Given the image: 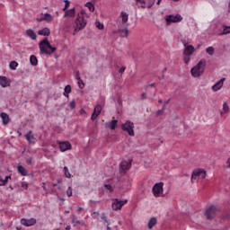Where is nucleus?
I'll return each mask as SVG.
<instances>
[{
  "instance_id": "f257e3e1",
  "label": "nucleus",
  "mask_w": 230,
  "mask_h": 230,
  "mask_svg": "<svg viewBox=\"0 0 230 230\" xmlns=\"http://www.w3.org/2000/svg\"><path fill=\"white\" fill-rule=\"evenodd\" d=\"M85 17H87L85 10H81L80 13L76 14L74 22L68 18L64 21V29L66 31H71V30H74L73 35H77L80 33V31H82V30H85V27L87 26V19H85Z\"/></svg>"
},
{
  "instance_id": "f03ea898",
  "label": "nucleus",
  "mask_w": 230,
  "mask_h": 230,
  "mask_svg": "<svg viewBox=\"0 0 230 230\" xmlns=\"http://www.w3.org/2000/svg\"><path fill=\"white\" fill-rule=\"evenodd\" d=\"M40 53L41 55H53L54 51H57V48L52 47L48 38L42 40L40 44Z\"/></svg>"
},
{
  "instance_id": "7ed1b4c3",
  "label": "nucleus",
  "mask_w": 230,
  "mask_h": 230,
  "mask_svg": "<svg viewBox=\"0 0 230 230\" xmlns=\"http://www.w3.org/2000/svg\"><path fill=\"white\" fill-rule=\"evenodd\" d=\"M206 69V61L201 59L195 66L190 69V75L193 78H199L204 75Z\"/></svg>"
},
{
  "instance_id": "20e7f679",
  "label": "nucleus",
  "mask_w": 230,
  "mask_h": 230,
  "mask_svg": "<svg viewBox=\"0 0 230 230\" xmlns=\"http://www.w3.org/2000/svg\"><path fill=\"white\" fill-rule=\"evenodd\" d=\"M207 175L206 170L201 168L195 169L191 173L190 181L191 182L199 181V179H206Z\"/></svg>"
},
{
  "instance_id": "39448f33",
  "label": "nucleus",
  "mask_w": 230,
  "mask_h": 230,
  "mask_svg": "<svg viewBox=\"0 0 230 230\" xmlns=\"http://www.w3.org/2000/svg\"><path fill=\"white\" fill-rule=\"evenodd\" d=\"M152 193L156 199L163 197L164 193V183L163 181L155 183L152 188Z\"/></svg>"
},
{
  "instance_id": "423d86ee",
  "label": "nucleus",
  "mask_w": 230,
  "mask_h": 230,
  "mask_svg": "<svg viewBox=\"0 0 230 230\" xmlns=\"http://www.w3.org/2000/svg\"><path fill=\"white\" fill-rule=\"evenodd\" d=\"M121 128L124 132H127L128 136L134 137V123L132 121L127 120L125 123H122Z\"/></svg>"
},
{
  "instance_id": "0eeeda50",
  "label": "nucleus",
  "mask_w": 230,
  "mask_h": 230,
  "mask_svg": "<svg viewBox=\"0 0 230 230\" xmlns=\"http://www.w3.org/2000/svg\"><path fill=\"white\" fill-rule=\"evenodd\" d=\"M127 202H128V199L121 200L119 199H112L111 208L113 211H119V209H121V208H123Z\"/></svg>"
},
{
  "instance_id": "6e6552de",
  "label": "nucleus",
  "mask_w": 230,
  "mask_h": 230,
  "mask_svg": "<svg viewBox=\"0 0 230 230\" xmlns=\"http://www.w3.org/2000/svg\"><path fill=\"white\" fill-rule=\"evenodd\" d=\"M167 26H170L172 22H181L182 21V16L181 14H170L165 17Z\"/></svg>"
},
{
  "instance_id": "1a4fd4ad",
  "label": "nucleus",
  "mask_w": 230,
  "mask_h": 230,
  "mask_svg": "<svg viewBox=\"0 0 230 230\" xmlns=\"http://www.w3.org/2000/svg\"><path fill=\"white\" fill-rule=\"evenodd\" d=\"M128 13L126 12L121 13V22H118V27L119 28H127L128 26Z\"/></svg>"
},
{
  "instance_id": "9d476101",
  "label": "nucleus",
  "mask_w": 230,
  "mask_h": 230,
  "mask_svg": "<svg viewBox=\"0 0 230 230\" xmlns=\"http://www.w3.org/2000/svg\"><path fill=\"white\" fill-rule=\"evenodd\" d=\"M217 207L215 205H212L207 209L205 215L208 219L215 218V217H217Z\"/></svg>"
},
{
  "instance_id": "9b49d317",
  "label": "nucleus",
  "mask_w": 230,
  "mask_h": 230,
  "mask_svg": "<svg viewBox=\"0 0 230 230\" xmlns=\"http://www.w3.org/2000/svg\"><path fill=\"white\" fill-rule=\"evenodd\" d=\"M22 226H24L25 227H31V226H35L37 224V219L31 217V218H22L21 219Z\"/></svg>"
},
{
  "instance_id": "f8f14e48",
  "label": "nucleus",
  "mask_w": 230,
  "mask_h": 230,
  "mask_svg": "<svg viewBox=\"0 0 230 230\" xmlns=\"http://www.w3.org/2000/svg\"><path fill=\"white\" fill-rule=\"evenodd\" d=\"M132 167V161L130 160H124L120 163L119 168L122 172H127L128 170H130Z\"/></svg>"
},
{
  "instance_id": "ddd939ff",
  "label": "nucleus",
  "mask_w": 230,
  "mask_h": 230,
  "mask_svg": "<svg viewBox=\"0 0 230 230\" xmlns=\"http://www.w3.org/2000/svg\"><path fill=\"white\" fill-rule=\"evenodd\" d=\"M58 146H59V150H61V152H67V150H71L72 148L71 143L67 141L59 142Z\"/></svg>"
},
{
  "instance_id": "4468645a",
  "label": "nucleus",
  "mask_w": 230,
  "mask_h": 230,
  "mask_svg": "<svg viewBox=\"0 0 230 230\" xmlns=\"http://www.w3.org/2000/svg\"><path fill=\"white\" fill-rule=\"evenodd\" d=\"M193 53H195V47L184 44L183 55L191 57Z\"/></svg>"
},
{
  "instance_id": "2eb2a0df",
  "label": "nucleus",
  "mask_w": 230,
  "mask_h": 230,
  "mask_svg": "<svg viewBox=\"0 0 230 230\" xmlns=\"http://www.w3.org/2000/svg\"><path fill=\"white\" fill-rule=\"evenodd\" d=\"M224 82H226V78H222L217 81L214 85H212V91H214V93L220 91V89L224 87Z\"/></svg>"
},
{
  "instance_id": "dca6fc26",
  "label": "nucleus",
  "mask_w": 230,
  "mask_h": 230,
  "mask_svg": "<svg viewBox=\"0 0 230 230\" xmlns=\"http://www.w3.org/2000/svg\"><path fill=\"white\" fill-rule=\"evenodd\" d=\"M76 15V10L75 7L65 11L64 19H73Z\"/></svg>"
},
{
  "instance_id": "f3484780",
  "label": "nucleus",
  "mask_w": 230,
  "mask_h": 230,
  "mask_svg": "<svg viewBox=\"0 0 230 230\" xmlns=\"http://www.w3.org/2000/svg\"><path fill=\"white\" fill-rule=\"evenodd\" d=\"M102 105L98 104L94 110L92 114L91 119H93V121H94V119H96V118H98L99 114H102Z\"/></svg>"
},
{
  "instance_id": "a211bd4d",
  "label": "nucleus",
  "mask_w": 230,
  "mask_h": 230,
  "mask_svg": "<svg viewBox=\"0 0 230 230\" xmlns=\"http://www.w3.org/2000/svg\"><path fill=\"white\" fill-rule=\"evenodd\" d=\"M105 127L111 128V130H116L118 127V119L111 120L110 122L105 123Z\"/></svg>"
},
{
  "instance_id": "6ab92c4d",
  "label": "nucleus",
  "mask_w": 230,
  "mask_h": 230,
  "mask_svg": "<svg viewBox=\"0 0 230 230\" xmlns=\"http://www.w3.org/2000/svg\"><path fill=\"white\" fill-rule=\"evenodd\" d=\"M38 35H41L42 37H49V35H51V31L49 30V28L45 27L38 31Z\"/></svg>"
},
{
  "instance_id": "aec40b11",
  "label": "nucleus",
  "mask_w": 230,
  "mask_h": 230,
  "mask_svg": "<svg viewBox=\"0 0 230 230\" xmlns=\"http://www.w3.org/2000/svg\"><path fill=\"white\" fill-rule=\"evenodd\" d=\"M10 80L6 76H0V85L2 87H10Z\"/></svg>"
},
{
  "instance_id": "412c9836",
  "label": "nucleus",
  "mask_w": 230,
  "mask_h": 230,
  "mask_svg": "<svg viewBox=\"0 0 230 230\" xmlns=\"http://www.w3.org/2000/svg\"><path fill=\"white\" fill-rule=\"evenodd\" d=\"M27 37H30V39H31L32 40H37V33L35 32L34 30L31 29H28L25 31Z\"/></svg>"
},
{
  "instance_id": "4be33fe9",
  "label": "nucleus",
  "mask_w": 230,
  "mask_h": 230,
  "mask_svg": "<svg viewBox=\"0 0 230 230\" xmlns=\"http://www.w3.org/2000/svg\"><path fill=\"white\" fill-rule=\"evenodd\" d=\"M119 29L117 31V33H119V35L120 37H128V29H127V27L125 28H121V27H119Z\"/></svg>"
},
{
  "instance_id": "5701e85b",
  "label": "nucleus",
  "mask_w": 230,
  "mask_h": 230,
  "mask_svg": "<svg viewBox=\"0 0 230 230\" xmlns=\"http://www.w3.org/2000/svg\"><path fill=\"white\" fill-rule=\"evenodd\" d=\"M40 15L41 17H43V21H45L46 22H51L53 21V15H51V13H41Z\"/></svg>"
},
{
  "instance_id": "b1692460",
  "label": "nucleus",
  "mask_w": 230,
  "mask_h": 230,
  "mask_svg": "<svg viewBox=\"0 0 230 230\" xmlns=\"http://www.w3.org/2000/svg\"><path fill=\"white\" fill-rule=\"evenodd\" d=\"M0 118H2V121L4 125H8V123H10V116H8V114L5 112H2L0 114Z\"/></svg>"
},
{
  "instance_id": "393cba45",
  "label": "nucleus",
  "mask_w": 230,
  "mask_h": 230,
  "mask_svg": "<svg viewBox=\"0 0 230 230\" xmlns=\"http://www.w3.org/2000/svg\"><path fill=\"white\" fill-rule=\"evenodd\" d=\"M26 139L29 143H36L37 142V138H35V137H33V134H31V131H29L26 135Z\"/></svg>"
},
{
  "instance_id": "a878e982",
  "label": "nucleus",
  "mask_w": 230,
  "mask_h": 230,
  "mask_svg": "<svg viewBox=\"0 0 230 230\" xmlns=\"http://www.w3.org/2000/svg\"><path fill=\"white\" fill-rule=\"evenodd\" d=\"M156 225H157V217H151L147 223L148 229H152Z\"/></svg>"
},
{
  "instance_id": "bb28decb",
  "label": "nucleus",
  "mask_w": 230,
  "mask_h": 230,
  "mask_svg": "<svg viewBox=\"0 0 230 230\" xmlns=\"http://www.w3.org/2000/svg\"><path fill=\"white\" fill-rule=\"evenodd\" d=\"M57 154V148L55 146H49V158L53 157Z\"/></svg>"
},
{
  "instance_id": "cd10ccee",
  "label": "nucleus",
  "mask_w": 230,
  "mask_h": 230,
  "mask_svg": "<svg viewBox=\"0 0 230 230\" xmlns=\"http://www.w3.org/2000/svg\"><path fill=\"white\" fill-rule=\"evenodd\" d=\"M9 179H12V176H5V178L3 179V177L0 175V186H6Z\"/></svg>"
},
{
  "instance_id": "c85d7f7f",
  "label": "nucleus",
  "mask_w": 230,
  "mask_h": 230,
  "mask_svg": "<svg viewBox=\"0 0 230 230\" xmlns=\"http://www.w3.org/2000/svg\"><path fill=\"white\" fill-rule=\"evenodd\" d=\"M17 170H18L19 173H21L23 177L28 175V172L26 171V168H24V166H22V165H19Z\"/></svg>"
},
{
  "instance_id": "c756f323",
  "label": "nucleus",
  "mask_w": 230,
  "mask_h": 230,
  "mask_svg": "<svg viewBox=\"0 0 230 230\" xmlns=\"http://www.w3.org/2000/svg\"><path fill=\"white\" fill-rule=\"evenodd\" d=\"M19 63H17V61H11L9 64V67L12 71H15V69H17Z\"/></svg>"
},
{
  "instance_id": "7c9ffc66",
  "label": "nucleus",
  "mask_w": 230,
  "mask_h": 230,
  "mask_svg": "<svg viewBox=\"0 0 230 230\" xmlns=\"http://www.w3.org/2000/svg\"><path fill=\"white\" fill-rule=\"evenodd\" d=\"M71 93V85L67 84L64 89V96L69 98V93Z\"/></svg>"
},
{
  "instance_id": "2f4dec72",
  "label": "nucleus",
  "mask_w": 230,
  "mask_h": 230,
  "mask_svg": "<svg viewBox=\"0 0 230 230\" xmlns=\"http://www.w3.org/2000/svg\"><path fill=\"white\" fill-rule=\"evenodd\" d=\"M230 109H229V105H227V102H224L223 103V110L221 111V114H227V112H229Z\"/></svg>"
},
{
  "instance_id": "473e14b6",
  "label": "nucleus",
  "mask_w": 230,
  "mask_h": 230,
  "mask_svg": "<svg viewBox=\"0 0 230 230\" xmlns=\"http://www.w3.org/2000/svg\"><path fill=\"white\" fill-rule=\"evenodd\" d=\"M138 8H146V2L145 0H137Z\"/></svg>"
},
{
  "instance_id": "72a5a7b5",
  "label": "nucleus",
  "mask_w": 230,
  "mask_h": 230,
  "mask_svg": "<svg viewBox=\"0 0 230 230\" xmlns=\"http://www.w3.org/2000/svg\"><path fill=\"white\" fill-rule=\"evenodd\" d=\"M63 172L65 173V177H66V179H71V172H69V168H67V166L63 167Z\"/></svg>"
},
{
  "instance_id": "f704fd0d",
  "label": "nucleus",
  "mask_w": 230,
  "mask_h": 230,
  "mask_svg": "<svg viewBox=\"0 0 230 230\" xmlns=\"http://www.w3.org/2000/svg\"><path fill=\"white\" fill-rule=\"evenodd\" d=\"M30 62H31V66H37L39 64V60L37 59V57H35V56H31Z\"/></svg>"
},
{
  "instance_id": "c9c22d12",
  "label": "nucleus",
  "mask_w": 230,
  "mask_h": 230,
  "mask_svg": "<svg viewBox=\"0 0 230 230\" xmlns=\"http://www.w3.org/2000/svg\"><path fill=\"white\" fill-rule=\"evenodd\" d=\"M85 6H86V8H88V10H89L90 12H94V4H93V3L87 2V3L85 4Z\"/></svg>"
},
{
  "instance_id": "e433bc0d",
  "label": "nucleus",
  "mask_w": 230,
  "mask_h": 230,
  "mask_svg": "<svg viewBox=\"0 0 230 230\" xmlns=\"http://www.w3.org/2000/svg\"><path fill=\"white\" fill-rule=\"evenodd\" d=\"M230 33V26H224L223 27V32L221 33V35H229Z\"/></svg>"
},
{
  "instance_id": "4c0bfd02",
  "label": "nucleus",
  "mask_w": 230,
  "mask_h": 230,
  "mask_svg": "<svg viewBox=\"0 0 230 230\" xmlns=\"http://www.w3.org/2000/svg\"><path fill=\"white\" fill-rule=\"evenodd\" d=\"M95 26L98 30H103V28H105L103 23L100 22V21H98V20H96V22H95Z\"/></svg>"
},
{
  "instance_id": "58836bf2",
  "label": "nucleus",
  "mask_w": 230,
  "mask_h": 230,
  "mask_svg": "<svg viewBox=\"0 0 230 230\" xmlns=\"http://www.w3.org/2000/svg\"><path fill=\"white\" fill-rule=\"evenodd\" d=\"M208 55H210L212 57V55H215V49L213 47H208L206 49Z\"/></svg>"
},
{
  "instance_id": "ea45409f",
  "label": "nucleus",
  "mask_w": 230,
  "mask_h": 230,
  "mask_svg": "<svg viewBox=\"0 0 230 230\" xmlns=\"http://www.w3.org/2000/svg\"><path fill=\"white\" fill-rule=\"evenodd\" d=\"M104 187L110 193H112V191H114V188H112V185L111 184H105Z\"/></svg>"
},
{
  "instance_id": "a19ab883",
  "label": "nucleus",
  "mask_w": 230,
  "mask_h": 230,
  "mask_svg": "<svg viewBox=\"0 0 230 230\" xmlns=\"http://www.w3.org/2000/svg\"><path fill=\"white\" fill-rule=\"evenodd\" d=\"M184 64H190V60H191V56L183 55Z\"/></svg>"
},
{
  "instance_id": "79ce46f5",
  "label": "nucleus",
  "mask_w": 230,
  "mask_h": 230,
  "mask_svg": "<svg viewBox=\"0 0 230 230\" xmlns=\"http://www.w3.org/2000/svg\"><path fill=\"white\" fill-rule=\"evenodd\" d=\"M78 84V87L79 89H84V87H85V84L84 83V80L79 79V81H77Z\"/></svg>"
},
{
  "instance_id": "37998d69",
  "label": "nucleus",
  "mask_w": 230,
  "mask_h": 230,
  "mask_svg": "<svg viewBox=\"0 0 230 230\" xmlns=\"http://www.w3.org/2000/svg\"><path fill=\"white\" fill-rule=\"evenodd\" d=\"M66 195L67 197L73 196V189L71 187H68V189L66 190Z\"/></svg>"
},
{
  "instance_id": "c03bdc74",
  "label": "nucleus",
  "mask_w": 230,
  "mask_h": 230,
  "mask_svg": "<svg viewBox=\"0 0 230 230\" xmlns=\"http://www.w3.org/2000/svg\"><path fill=\"white\" fill-rule=\"evenodd\" d=\"M22 188H23V190H28V182L22 181Z\"/></svg>"
},
{
  "instance_id": "a18cd8bd",
  "label": "nucleus",
  "mask_w": 230,
  "mask_h": 230,
  "mask_svg": "<svg viewBox=\"0 0 230 230\" xmlns=\"http://www.w3.org/2000/svg\"><path fill=\"white\" fill-rule=\"evenodd\" d=\"M92 217H93V218H96V219H98V217H100V212H93V214H92Z\"/></svg>"
},
{
  "instance_id": "49530a36",
  "label": "nucleus",
  "mask_w": 230,
  "mask_h": 230,
  "mask_svg": "<svg viewBox=\"0 0 230 230\" xmlns=\"http://www.w3.org/2000/svg\"><path fill=\"white\" fill-rule=\"evenodd\" d=\"M65 3H66V4H65V7L63 8V10L66 12V9L69 8V1L66 0Z\"/></svg>"
},
{
  "instance_id": "de8ad7c7",
  "label": "nucleus",
  "mask_w": 230,
  "mask_h": 230,
  "mask_svg": "<svg viewBox=\"0 0 230 230\" xmlns=\"http://www.w3.org/2000/svg\"><path fill=\"white\" fill-rule=\"evenodd\" d=\"M127 67L125 66H122L119 70V73H120V75H123V73H125Z\"/></svg>"
},
{
  "instance_id": "09e8293b",
  "label": "nucleus",
  "mask_w": 230,
  "mask_h": 230,
  "mask_svg": "<svg viewBox=\"0 0 230 230\" xmlns=\"http://www.w3.org/2000/svg\"><path fill=\"white\" fill-rule=\"evenodd\" d=\"M76 107L75 103V101H72L70 102V109H75Z\"/></svg>"
},
{
  "instance_id": "8fccbe9b",
  "label": "nucleus",
  "mask_w": 230,
  "mask_h": 230,
  "mask_svg": "<svg viewBox=\"0 0 230 230\" xmlns=\"http://www.w3.org/2000/svg\"><path fill=\"white\" fill-rule=\"evenodd\" d=\"M33 164V158H29L27 160V164Z\"/></svg>"
},
{
  "instance_id": "3c124183",
  "label": "nucleus",
  "mask_w": 230,
  "mask_h": 230,
  "mask_svg": "<svg viewBox=\"0 0 230 230\" xmlns=\"http://www.w3.org/2000/svg\"><path fill=\"white\" fill-rule=\"evenodd\" d=\"M36 21L38 22H44V18H43V16H41L40 18H37Z\"/></svg>"
},
{
  "instance_id": "603ef678",
  "label": "nucleus",
  "mask_w": 230,
  "mask_h": 230,
  "mask_svg": "<svg viewBox=\"0 0 230 230\" xmlns=\"http://www.w3.org/2000/svg\"><path fill=\"white\" fill-rule=\"evenodd\" d=\"M141 100H146V93H142L141 94Z\"/></svg>"
},
{
  "instance_id": "864d4df0",
  "label": "nucleus",
  "mask_w": 230,
  "mask_h": 230,
  "mask_svg": "<svg viewBox=\"0 0 230 230\" xmlns=\"http://www.w3.org/2000/svg\"><path fill=\"white\" fill-rule=\"evenodd\" d=\"M75 79H76L77 81L82 80V77H80V74H76V75H75Z\"/></svg>"
},
{
  "instance_id": "5fc2aeb1",
  "label": "nucleus",
  "mask_w": 230,
  "mask_h": 230,
  "mask_svg": "<svg viewBox=\"0 0 230 230\" xmlns=\"http://www.w3.org/2000/svg\"><path fill=\"white\" fill-rule=\"evenodd\" d=\"M154 3H155V0H153V2L147 5V8H152V6H154Z\"/></svg>"
},
{
  "instance_id": "6e6d98bb",
  "label": "nucleus",
  "mask_w": 230,
  "mask_h": 230,
  "mask_svg": "<svg viewBox=\"0 0 230 230\" xmlns=\"http://www.w3.org/2000/svg\"><path fill=\"white\" fill-rule=\"evenodd\" d=\"M72 224H75V226L80 225V221H75V219H73Z\"/></svg>"
},
{
  "instance_id": "4d7b16f0",
  "label": "nucleus",
  "mask_w": 230,
  "mask_h": 230,
  "mask_svg": "<svg viewBox=\"0 0 230 230\" xmlns=\"http://www.w3.org/2000/svg\"><path fill=\"white\" fill-rule=\"evenodd\" d=\"M102 219L104 222L107 223V217H105V214L102 215Z\"/></svg>"
},
{
  "instance_id": "13d9d810",
  "label": "nucleus",
  "mask_w": 230,
  "mask_h": 230,
  "mask_svg": "<svg viewBox=\"0 0 230 230\" xmlns=\"http://www.w3.org/2000/svg\"><path fill=\"white\" fill-rule=\"evenodd\" d=\"M226 164H227L228 168H230V157L228 158Z\"/></svg>"
},
{
  "instance_id": "bf43d9fd",
  "label": "nucleus",
  "mask_w": 230,
  "mask_h": 230,
  "mask_svg": "<svg viewBox=\"0 0 230 230\" xmlns=\"http://www.w3.org/2000/svg\"><path fill=\"white\" fill-rule=\"evenodd\" d=\"M147 87H155V84H154V83L150 84L147 85Z\"/></svg>"
},
{
  "instance_id": "052dcab7",
  "label": "nucleus",
  "mask_w": 230,
  "mask_h": 230,
  "mask_svg": "<svg viewBox=\"0 0 230 230\" xmlns=\"http://www.w3.org/2000/svg\"><path fill=\"white\" fill-rule=\"evenodd\" d=\"M77 211H78L79 213H80V211H84V208L79 207L78 209H77Z\"/></svg>"
},
{
  "instance_id": "680f3d73",
  "label": "nucleus",
  "mask_w": 230,
  "mask_h": 230,
  "mask_svg": "<svg viewBox=\"0 0 230 230\" xmlns=\"http://www.w3.org/2000/svg\"><path fill=\"white\" fill-rule=\"evenodd\" d=\"M66 230H71L70 225L66 226Z\"/></svg>"
},
{
  "instance_id": "e2e57ef3",
  "label": "nucleus",
  "mask_w": 230,
  "mask_h": 230,
  "mask_svg": "<svg viewBox=\"0 0 230 230\" xmlns=\"http://www.w3.org/2000/svg\"><path fill=\"white\" fill-rule=\"evenodd\" d=\"M162 0H157L156 4H161Z\"/></svg>"
},
{
  "instance_id": "0e129e2a",
  "label": "nucleus",
  "mask_w": 230,
  "mask_h": 230,
  "mask_svg": "<svg viewBox=\"0 0 230 230\" xmlns=\"http://www.w3.org/2000/svg\"><path fill=\"white\" fill-rule=\"evenodd\" d=\"M56 14H57V17H58V11L56 12Z\"/></svg>"
},
{
  "instance_id": "69168bd1",
  "label": "nucleus",
  "mask_w": 230,
  "mask_h": 230,
  "mask_svg": "<svg viewBox=\"0 0 230 230\" xmlns=\"http://www.w3.org/2000/svg\"><path fill=\"white\" fill-rule=\"evenodd\" d=\"M65 213H69V210H66Z\"/></svg>"
},
{
  "instance_id": "338daca9",
  "label": "nucleus",
  "mask_w": 230,
  "mask_h": 230,
  "mask_svg": "<svg viewBox=\"0 0 230 230\" xmlns=\"http://www.w3.org/2000/svg\"><path fill=\"white\" fill-rule=\"evenodd\" d=\"M162 102H163V101H162V100H160V101H159V103H162Z\"/></svg>"
},
{
  "instance_id": "774afa93",
  "label": "nucleus",
  "mask_w": 230,
  "mask_h": 230,
  "mask_svg": "<svg viewBox=\"0 0 230 230\" xmlns=\"http://www.w3.org/2000/svg\"><path fill=\"white\" fill-rule=\"evenodd\" d=\"M53 186H57V183H54Z\"/></svg>"
}]
</instances>
